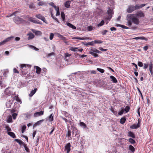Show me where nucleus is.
I'll use <instances>...</instances> for the list:
<instances>
[{
	"instance_id": "nucleus-1",
	"label": "nucleus",
	"mask_w": 153,
	"mask_h": 153,
	"mask_svg": "<svg viewBox=\"0 0 153 153\" xmlns=\"http://www.w3.org/2000/svg\"><path fill=\"white\" fill-rule=\"evenodd\" d=\"M126 19L128 25L129 26H130L132 25V22L137 25H139L140 23L139 19L134 16V14L128 15Z\"/></svg>"
},
{
	"instance_id": "nucleus-2",
	"label": "nucleus",
	"mask_w": 153,
	"mask_h": 153,
	"mask_svg": "<svg viewBox=\"0 0 153 153\" xmlns=\"http://www.w3.org/2000/svg\"><path fill=\"white\" fill-rule=\"evenodd\" d=\"M21 73L22 76L26 75L27 73V67H29L28 65L21 64L20 65Z\"/></svg>"
},
{
	"instance_id": "nucleus-3",
	"label": "nucleus",
	"mask_w": 153,
	"mask_h": 153,
	"mask_svg": "<svg viewBox=\"0 0 153 153\" xmlns=\"http://www.w3.org/2000/svg\"><path fill=\"white\" fill-rule=\"evenodd\" d=\"M101 52L95 48H91L90 50L89 53L90 54L95 57H97L98 55L96 53H100Z\"/></svg>"
},
{
	"instance_id": "nucleus-4",
	"label": "nucleus",
	"mask_w": 153,
	"mask_h": 153,
	"mask_svg": "<svg viewBox=\"0 0 153 153\" xmlns=\"http://www.w3.org/2000/svg\"><path fill=\"white\" fill-rule=\"evenodd\" d=\"M14 22L17 24H19L22 23L24 20L19 16H16L13 19Z\"/></svg>"
},
{
	"instance_id": "nucleus-5",
	"label": "nucleus",
	"mask_w": 153,
	"mask_h": 153,
	"mask_svg": "<svg viewBox=\"0 0 153 153\" xmlns=\"http://www.w3.org/2000/svg\"><path fill=\"white\" fill-rule=\"evenodd\" d=\"M13 36H10L8 37L4 40L3 41L0 42V46L3 45L5 44L6 42L12 39H13Z\"/></svg>"
},
{
	"instance_id": "nucleus-6",
	"label": "nucleus",
	"mask_w": 153,
	"mask_h": 153,
	"mask_svg": "<svg viewBox=\"0 0 153 153\" xmlns=\"http://www.w3.org/2000/svg\"><path fill=\"white\" fill-rule=\"evenodd\" d=\"M28 20L30 22H33V23L37 24H42V23L41 22H39L38 20H36L34 18H33L32 17H29L28 18Z\"/></svg>"
},
{
	"instance_id": "nucleus-7",
	"label": "nucleus",
	"mask_w": 153,
	"mask_h": 153,
	"mask_svg": "<svg viewBox=\"0 0 153 153\" xmlns=\"http://www.w3.org/2000/svg\"><path fill=\"white\" fill-rule=\"evenodd\" d=\"M135 10L134 6L133 5H130L128 6L127 9V11L128 13H131Z\"/></svg>"
},
{
	"instance_id": "nucleus-8",
	"label": "nucleus",
	"mask_w": 153,
	"mask_h": 153,
	"mask_svg": "<svg viewBox=\"0 0 153 153\" xmlns=\"http://www.w3.org/2000/svg\"><path fill=\"white\" fill-rule=\"evenodd\" d=\"M36 17L38 19H39L45 23L46 22V19L44 17L42 16L40 14H36Z\"/></svg>"
},
{
	"instance_id": "nucleus-9",
	"label": "nucleus",
	"mask_w": 153,
	"mask_h": 153,
	"mask_svg": "<svg viewBox=\"0 0 153 153\" xmlns=\"http://www.w3.org/2000/svg\"><path fill=\"white\" fill-rule=\"evenodd\" d=\"M71 144L70 143H68L65 146V149L67 150V153H69L71 150Z\"/></svg>"
},
{
	"instance_id": "nucleus-10",
	"label": "nucleus",
	"mask_w": 153,
	"mask_h": 153,
	"mask_svg": "<svg viewBox=\"0 0 153 153\" xmlns=\"http://www.w3.org/2000/svg\"><path fill=\"white\" fill-rule=\"evenodd\" d=\"M44 111H41L40 112H35L34 114V117H37L39 116L43 115L44 114Z\"/></svg>"
},
{
	"instance_id": "nucleus-11",
	"label": "nucleus",
	"mask_w": 153,
	"mask_h": 153,
	"mask_svg": "<svg viewBox=\"0 0 153 153\" xmlns=\"http://www.w3.org/2000/svg\"><path fill=\"white\" fill-rule=\"evenodd\" d=\"M34 68L36 69V73L37 74H39L41 73V69L38 66H35Z\"/></svg>"
},
{
	"instance_id": "nucleus-12",
	"label": "nucleus",
	"mask_w": 153,
	"mask_h": 153,
	"mask_svg": "<svg viewBox=\"0 0 153 153\" xmlns=\"http://www.w3.org/2000/svg\"><path fill=\"white\" fill-rule=\"evenodd\" d=\"M71 3V1H66L64 3L65 6L68 8H69L70 7V4Z\"/></svg>"
},
{
	"instance_id": "nucleus-13",
	"label": "nucleus",
	"mask_w": 153,
	"mask_h": 153,
	"mask_svg": "<svg viewBox=\"0 0 153 153\" xmlns=\"http://www.w3.org/2000/svg\"><path fill=\"white\" fill-rule=\"evenodd\" d=\"M136 15L137 16H139L140 17H144L145 16L144 13L141 11L138 12Z\"/></svg>"
},
{
	"instance_id": "nucleus-14",
	"label": "nucleus",
	"mask_w": 153,
	"mask_h": 153,
	"mask_svg": "<svg viewBox=\"0 0 153 153\" xmlns=\"http://www.w3.org/2000/svg\"><path fill=\"white\" fill-rule=\"evenodd\" d=\"M27 35L28 36L27 39L28 40L32 39L34 37V35L31 33H29L27 34Z\"/></svg>"
},
{
	"instance_id": "nucleus-15",
	"label": "nucleus",
	"mask_w": 153,
	"mask_h": 153,
	"mask_svg": "<svg viewBox=\"0 0 153 153\" xmlns=\"http://www.w3.org/2000/svg\"><path fill=\"white\" fill-rule=\"evenodd\" d=\"M107 12L108 16H112L114 13L113 10L109 7H108V10H107Z\"/></svg>"
},
{
	"instance_id": "nucleus-16",
	"label": "nucleus",
	"mask_w": 153,
	"mask_h": 153,
	"mask_svg": "<svg viewBox=\"0 0 153 153\" xmlns=\"http://www.w3.org/2000/svg\"><path fill=\"white\" fill-rule=\"evenodd\" d=\"M8 72L4 71V70H1L0 71V73L1 74V75H0V76H3L2 75H3V76L4 77L6 76V75L7 74Z\"/></svg>"
},
{
	"instance_id": "nucleus-17",
	"label": "nucleus",
	"mask_w": 153,
	"mask_h": 153,
	"mask_svg": "<svg viewBox=\"0 0 153 153\" xmlns=\"http://www.w3.org/2000/svg\"><path fill=\"white\" fill-rule=\"evenodd\" d=\"M37 90V89L36 88H35L34 90H32L30 92V93L29 94V96L30 97H32L33 96L35 93L36 92V91Z\"/></svg>"
},
{
	"instance_id": "nucleus-18",
	"label": "nucleus",
	"mask_w": 153,
	"mask_h": 153,
	"mask_svg": "<svg viewBox=\"0 0 153 153\" xmlns=\"http://www.w3.org/2000/svg\"><path fill=\"white\" fill-rule=\"evenodd\" d=\"M110 78L111 79V81L114 83H116L117 82V79L113 76H111Z\"/></svg>"
},
{
	"instance_id": "nucleus-19",
	"label": "nucleus",
	"mask_w": 153,
	"mask_h": 153,
	"mask_svg": "<svg viewBox=\"0 0 153 153\" xmlns=\"http://www.w3.org/2000/svg\"><path fill=\"white\" fill-rule=\"evenodd\" d=\"M66 25L69 26V27L72 28L73 29H76V27L74 26L72 24H71L70 23L68 22L66 23Z\"/></svg>"
},
{
	"instance_id": "nucleus-20",
	"label": "nucleus",
	"mask_w": 153,
	"mask_h": 153,
	"mask_svg": "<svg viewBox=\"0 0 153 153\" xmlns=\"http://www.w3.org/2000/svg\"><path fill=\"white\" fill-rule=\"evenodd\" d=\"M7 133L8 135L12 137L13 138H15L16 137L15 134L13 132L10 131L7 132Z\"/></svg>"
},
{
	"instance_id": "nucleus-21",
	"label": "nucleus",
	"mask_w": 153,
	"mask_h": 153,
	"mask_svg": "<svg viewBox=\"0 0 153 153\" xmlns=\"http://www.w3.org/2000/svg\"><path fill=\"white\" fill-rule=\"evenodd\" d=\"M74 39H79V40H85V39H88L87 37H74L72 38Z\"/></svg>"
},
{
	"instance_id": "nucleus-22",
	"label": "nucleus",
	"mask_w": 153,
	"mask_h": 153,
	"mask_svg": "<svg viewBox=\"0 0 153 153\" xmlns=\"http://www.w3.org/2000/svg\"><path fill=\"white\" fill-rule=\"evenodd\" d=\"M44 120H42L39 121H37L35 123L33 126V127L36 126L37 125H40L41 123L44 121Z\"/></svg>"
},
{
	"instance_id": "nucleus-23",
	"label": "nucleus",
	"mask_w": 153,
	"mask_h": 153,
	"mask_svg": "<svg viewBox=\"0 0 153 153\" xmlns=\"http://www.w3.org/2000/svg\"><path fill=\"white\" fill-rule=\"evenodd\" d=\"M126 120V119L125 117H123L121 118L120 121V123L121 124H123L125 122Z\"/></svg>"
},
{
	"instance_id": "nucleus-24",
	"label": "nucleus",
	"mask_w": 153,
	"mask_h": 153,
	"mask_svg": "<svg viewBox=\"0 0 153 153\" xmlns=\"http://www.w3.org/2000/svg\"><path fill=\"white\" fill-rule=\"evenodd\" d=\"M128 134L129 136L132 137L133 138H135V137L134 134L131 131H129Z\"/></svg>"
},
{
	"instance_id": "nucleus-25",
	"label": "nucleus",
	"mask_w": 153,
	"mask_h": 153,
	"mask_svg": "<svg viewBox=\"0 0 153 153\" xmlns=\"http://www.w3.org/2000/svg\"><path fill=\"white\" fill-rule=\"evenodd\" d=\"M129 149L132 153H134L135 151L134 148L132 145H129Z\"/></svg>"
},
{
	"instance_id": "nucleus-26",
	"label": "nucleus",
	"mask_w": 153,
	"mask_h": 153,
	"mask_svg": "<svg viewBox=\"0 0 153 153\" xmlns=\"http://www.w3.org/2000/svg\"><path fill=\"white\" fill-rule=\"evenodd\" d=\"M4 93L6 95L9 96L11 94V92L8 88H7L4 91Z\"/></svg>"
},
{
	"instance_id": "nucleus-27",
	"label": "nucleus",
	"mask_w": 153,
	"mask_h": 153,
	"mask_svg": "<svg viewBox=\"0 0 153 153\" xmlns=\"http://www.w3.org/2000/svg\"><path fill=\"white\" fill-rule=\"evenodd\" d=\"M32 31L36 35H40L42 34V32L40 31H35V30H32Z\"/></svg>"
},
{
	"instance_id": "nucleus-28",
	"label": "nucleus",
	"mask_w": 153,
	"mask_h": 153,
	"mask_svg": "<svg viewBox=\"0 0 153 153\" xmlns=\"http://www.w3.org/2000/svg\"><path fill=\"white\" fill-rule=\"evenodd\" d=\"M139 128V127L137 125L135 124H134L131 126L130 127V128L132 129H137Z\"/></svg>"
},
{
	"instance_id": "nucleus-29",
	"label": "nucleus",
	"mask_w": 153,
	"mask_h": 153,
	"mask_svg": "<svg viewBox=\"0 0 153 153\" xmlns=\"http://www.w3.org/2000/svg\"><path fill=\"white\" fill-rule=\"evenodd\" d=\"M128 141L132 144H134L136 143L135 140L131 138H129L128 139Z\"/></svg>"
},
{
	"instance_id": "nucleus-30",
	"label": "nucleus",
	"mask_w": 153,
	"mask_h": 153,
	"mask_svg": "<svg viewBox=\"0 0 153 153\" xmlns=\"http://www.w3.org/2000/svg\"><path fill=\"white\" fill-rule=\"evenodd\" d=\"M58 36L59 37H61L62 39L64 41H65L66 40V38L65 37L59 34H58Z\"/></svg>"
},
{
	"instance_id": "nucleus-31",
	"label": "nucleus",
	"mask_w": 153,
	"mask_h": 153,
	"mask_svg": "<svg viewBox=\"0 0 153 153\" xmlns=\"http://www.w3.org/2000/svg\"><path fill=\"white\" fill-rule=\"evenodd\" d=\"M78 49V48H77L73 47L70 48V50L73 51H77Z\"/></svg>"
},
{
	"instance_id": "nucleus-32",
	"label": "nucleus",
	"mask_w": 153,
	"mask_h": 153,
	"mask_svg": "<svg viewBox=\"0 0 153 153\" xmlns=\"http://www.w3.org/2000/svg\"><path fill=\"white\" fill-rule=\"evenodd\" d=\"M130 110V107L128 106H126L124 110L126 113H127Z\"/></svg>"
},
{
	"instance_id": "nucleus-33",
	"label": "nucleus",
	"mask_w": 153,
	"mask_h": 153,
	"mask_svg": "<svg viewBox=\"0 0 153 153\" xmlns=\"http://www.w3.org/2000/svg\"><path fill=\"white\" fill-rule=\"evenodd\" d=\"M49 120L50 121H52L53 120V114H51L48 117Z\"/></svg>"
},
{
	"instance_id": "nucleus-34",
	"label": "nucleus",
	"mask_w": 153,
	"mask_h": 153,
	"mask_svg": "<svg viewBox=\"0 0 153 153\" xmlns=\"http://www.w3.org/2000/svg\"><path fill=\"white\" fill-rule=\"evenodd\" d=\"M61 16L63 20L64 21L65 20V15L63 12H61Z\"/></svg>"
},
{
	"instance_id": "nucleus-35",
	"label": "nucleus",
	"mask_w": 153,
	"mask_h": 153,
	"mask_svg": "<svg viewBox=\"0 0 153 153\" xmlns=\"http://www.w3.org/2000/svg\"><path fill=\"white\" fill-rule=\"evenodd\" d=\"M5 128L7 130V132H9L11 130V128L9 127L8 125H5Z\"/></svg>"
},
{
	"instance_id": "nucleus-36",
	"label": "nucleus",
	"mask_w": 153,
	"mask_h": 153,
	"mask_svg": "<svg viewBox=\"0 0 153 153\" xmlns=\"http://www.w3.org/2000/svg\"><path fill=\"white\" fill-rule=\"evenodd\" d=\"M133 39H135L136 40H138V39H141V40H144L145 39V38L143 37H135L133 38Z\"/></svg>"
},
{
	"instance_id": "nucleus-37",
	"label": "nucleus",
	"mask_w": 153,
	"mask_h": 153,
	"mask_svg": "<svg viewBox=\"0 0 153 153\" xmlns=\"http://www.w3.org/2000/svg\"><path fill=\"white\" fill-rule=\"evenodd\" d=\"M15 140L20 145H24V143L22 141L18 139H15Z\"/></svg>"
},
{
	"instance_id": "nucleus-38",
	"label": "nucleus",
	"mask_w": 153,
	"mask_h": 153,
	"mask_svg": "<svg viewBox=\"0 0 153 153\" xmlns=\"http://www.w3.org/2000/svg\"><path fill=\"white\" fill-rule=\"evenodd\" d=\"M52 4L53 5V7L55 9L56 11L59 10V7H57L55 6L53 3H52Z\"/></svg>"
},
{
	"instance_id": "nucleus-39",
	"label": "nucleus",
	"mask_w": 153,
	"mask_h": 153,
	"mask_svg": "<svg viewBox=\"0 0 153 153\" xmlns=\"http://www.w3.org/2000/svg\"><path fill=\"white\" fill-rule=\"evenodd\" d=\"M12 116L11 115H10L8 116L7 120V121L8 123L11 122L12 121Z\"/></svg>"
},
{
	"instance_id": "nucleus-40",
	"label": "nucleus",
	"mask_w": 153,
	"mask_h": 153,
	"mask_svg": "<svg viewBox=\"0 0 153 153\" xmlns=\"http://www.w3.org/2000/svg\"><path fill=\"white\" fill-rule=\"evenodd\" d=\"M23 146L25 148V149L27 152H29V149L27 146L26 144H24Z\"/></svg>"
},
{
	"instance_id": "nucleus-41",
	"label": "nucleus",
	"mask_w": 153,
	"mask_h": 153,
	"mask_svg": "<svg viewBox=\"0 0 153 153\" xmlns=\"http://www.w3.org/2000/svg\"><path fill=\"white\" fill-rule=\"evenodd\" d=\"M104 24V20H102L101 22L97 25V26L98 27L101 26L103 25Z\"/></svg>"
},
{
	"instance_id": "nucleus-42",
	"label": "nucleus",
	"mask_w": 153,
	"mask_h": 153,
	"mask_svg": "<svg viewBox=\"0 0 153 153\" xmlns=\"http://www.w3.org/2000/svg\"><path fill=\"white\" fill-rule=\"evenodd\" d=\"M153 66L152 64H150L149 66V70L150 72L152 73V71Z\"/></svg>"
},
{
	"instance_id": "nucleus-43",
	"label": "nucleus",
	"mask_w": 153,
	"mask_h": 153,
	"mask_svg": "<svg viewBox=\"0 0 153 153\" xmlns=\"http://www.w3.org/2000/svg\"><path fill=\"white\" fill-rule=\"evenodd\" d=\"M97 70L102 73H104L105 71L104 69L99 68H97Z\"/></svg>"
},
{
	"instance_id": "nucleus-44",
	"label": "nucleus",
	"mask_w": 153,
	"mask_h": 153,
	"mask_svg": "<svg viewBox=\"0 0 153 153\" xmlns=\"http://www.w3.org/2000/svg\"><path fill=\"white\" fill-rule=\"evenodd\" d=\"M54 34L53 33H51L50 34V39L51 40H52L54 37Z\"/></svg>"
},
{
	"instance_id": "nucleus-45",
	"label": "nucleus",
	"mask_w": 153,
	"mask_h": 153,
	"mask_svg": "<svg viewBox=\"0 0 153 153\" xmlns=\"http://www.w3.org/2000/svg\"><path fill=\"white\" fill-rule=\"evenodd\" d=\"M124 111V110L123 109L121 110V111H119L118 113V114L119 115H121L123 114Z\"/></svg>"
},
{
	"instance_id": "nucleus-46",
	"label": "nucleus",
	"mask_w": 153,
	"mask_h": 153,
	"mask_svg": "<svg viewBox=\"0 0 153 153\" xmlns=\"http://www.w3.org/2000/svg\"><path fill=\"white\" fill-rule=\"evenodd\" d=\"M17 115V114L16 113H14L12 114V116L13 119L15 120L16 119V117Z\"/></svg>"
},
{
	"instance_id": "nucleus-47",
	"label": "nucleus",
	"mask_w": 153,
	"mask_h": 153,
	"mask_svg": "<svg viewBox=\"0 0 153 153\" xmlns=\"http://www.w3.org/2000/svg\"><path fill=\"white\" fill-rule=\"evenodd\" d=\"M26 126H23L22 128V132L23 133L25 131L26 128Z\"/></svg>"
},
{
	"instance_id": "nucleus-48",
	"label": "nucleus",
	"mask_w": 153,
	"mask_h": 153,
	"mask_svg": "<svg viewBox=\"0 0 153 153\" xmlns=\"http://www.w3.org/2000/svg\"><path fill=\"white\" fill-rule=\"evenodd\" d=\"M51 16L53 18V19H54L56 22H57L58 23L59 22V21L58 19L57 18H56V17H55L53 16V14H51Z\"/></svg>"
},
{
	"instance_id": "nucleus-49",
	"label": "nucleus",
	"mask_w": 153,
	"mask_h": 153,
	"mask_svg": "<svg viewBox=\"0 0 153 153\" xmlns=\"http://www.w3.org/2000/svg\"><path fill=\"white\" fill-rule=\"evenodd\" d=\"M111 16H107L105 18V20L109 21L112 18Z\"/></svg>"
},
{
	"instance_id": "nucleus-50",
	"label": "nucleus",
	"mask_w": 153,
	"mask_h": 153,
	"mask_svg": "<svg viewBox=\"0 0 153 153\" xmlns=\"http://www.w3.org/2000/svg\"><path fill=\"white\" fill-rule=\"evenodd\" d=\"M80 126H84L85 128L86 127V125L83 122H80Z\"/></svg>"
},
{
	"instance_id": "nucleus-51",
	"label": "nucleus",
	"mask_w": 153,
	"mask_h": 153,
	"mask_svg": "<svg viewBox=\"0 0 153 153\" xmlns=\"http://www.w3.org/2000/svg\"><path fill=\"white\" fill-rule=\"evenodd\" d=\"M29 7L30 9H33L35 8V6L33 3H31L29 5Z\"/></svg>"
},
{
	"instance_id": "nucleus-52",
	"label": "nucleus",
	"mask_w": 153,
	"mask_h": 153,
	"mask_svg": "<svg viewBox=\"0 0 153 153\" xmlns=\"http://www.w3.org/2000/svg\"><path fill=\"white\" fill-rule=\"evenodd\" d=\"M6 105L7 108L10 107L11 106V104L10 102V101L6 102Z\"/></svg>"
},
{
	"instance_id": "nucleus-53",
	"label": "nucleus",
	"mask_w": 153,
	"mask_h": 153,
	"mask_svg": "<svg viewBox=\"0 0 153 153\" xmlns=\"http://www.w3.org/2000/svg\"><path fill=\"white\" fill-rule=\"evenodd\" d=\"M102 41L100 40L94 41V42L95 43V44H100L102 43Z\"/></svg>"
},
{
	"instance_id": "nucleus-54",
	"label": "nucleus",
	"mask_w": 153,
	"mask_h": 153,
	"mask_svg": "<svg viewBox=\"0 0 153 153\" xmlns=\"http://www.w3.org/2000/svg\"><path fill=\"white\" fill-rule=\"evenodd\" d=\"M119 26L123 28L126 29L128 28V27L125 26L123 25H119Z\"/></svg>"
},
{
	"instance_id": "nucleus-55",
	"label": "nucleus",
	"mask_w": 153,
	"mask_h": 153,
	"mask_svg": "<svg viewBox=\"0 0 153 153\" xmlns=\"http://www.w3.org/2000/svg\"><path fill=\"white\" fill-rule=\"evenodd\" d=\"M45 4V3L42 1H39L38 3V5L39 6H42Z\"/></svg>"
},
{
	"instance_id": "nucleus-56",
	"label": "nucleus",
	"mask_w": 153,
	"mask_h": 153,
	"mask_svg": "<svg viewBox=\"0 0 153 153\" xmlns=\"http://www.w3.org/2000/svg\"><path fill=\"white\" fill-rule=\"evenodd\" d=\"M93 30V27L91 26H88V30L89 31H91Z\"/></svg>"
},
{
	"instance_id": "nucleus-57",
	"label": "nucleus",
	"mask_w": 153,
	"mask_h": 153,
	"mask_svg": "<svg viewBox=\"0 0 153 153\" xmlns=\"http://www.w3.org/2000/svg\"><path fill=\"white\" fill-rule=\"evenodd\" d=\"M138 65L140 67H141L143 66V63L142 62H139L138 63Z\"/></svg>"
},
{
	"instance_id": "nucleus-58",
	"label": "nucleus",
	"mask_w": 153,
	"mask_h": 153,
	"mask_svg": "<svg viewBox=\"0 0 153 153\" xmlns=\"http://www.w3.org/2000/svg\"><path fill=\"white\" fill-rule=\"evenodd\" d=\"M144 67H143V68L145 69H146L148 67V66H149V64H146V63H145V64H144Z\"/></svg>"
},
{
	"instance_id": "nucleus-59",
	"label": "nucleus",
	"mask_w": 153,
	"mask_h": 153,
	"mask_svg": "<svg viewBox=\"0 0 153 153\" xmlns=\"http://www.w3.org/2000/svg\"><path fill=\"white\" fill-rule=\"evenodd\" d=\"M108 31V30H105L103 31H102L101 33L103 35H105L106 34V33Z\"/></svg>"
},
{
	"instance_id": "nucleus-60",
	"label": "nucleus",
	"mask_w": 153,
	"mask_h": 153,
	"mask_svg": "<svg viewBox=\"0 0 153 153\" xmlns=\"http://www.w3.org/2000/svg\"><path fill=\"white\" fill-rule=\"evenodd\" d=\"M134 8L135 9V10L137 9H139L140 8V6L138 5L137 4H136L135 6H134Z\"/></svg>"
},
{
	"instance_id": "nucleus-61",
	"label": "nucleus",
	"mask_w": 153,
	"mask_h": 153,
	"mask_svg": "<svg viewBox=\"0 0 153 153\" xmlns=\"http://www.w3.org/2000/svg\"><path fill=\"white\" fill-rule=\"evenodd\" d=\"M67 136L68 137H70L71 136V131L70 130H68V133H67Z\"/></svg>"
},
{
	"instance_id": "nucleus-62",
	"label": "nucleus",
	"mask_w": 153,
	"mask_h": 153,
	"mask_svg": "<svg viewBox=\"0 0 153 153\" xmlns=\"http://www.w3.org/2000/svg\"><path fill=\"white\" fill-rule=\"evenodd\" d=\"M13 72L15 73H17L18 74L19 73V72L15 68H13Z\"/></svg>"
},
{
	"instance_id": "nucleus-63",
	"label": "nucleus",
	"mask_w": 153,
	"mask_h": 153,
	"mask_svg": "<svg viewBox=\"0 0 153 153\" xmlns=\"http://www.w3.org/2000/svg\"><path fill=\"white\" fill-rule=\"evenodd\" d=\"M99 49L102 51H106L107 50V49H103L102 47H99Z\"/></svg>"
},
{
	"instance_id": "nucleus-64",
	"label": "nucleus",
	"mask_w": 153,
	"mask_h": 153,
	"mask_svg": "<svg viewBox=\"0 0 153 153\" xmlns=\"http://www.w3.org/2000/svg\"><path fill=\"white\" fill-rule=\"evenodd\" d=\"M55 129V128L53 126L52 127V129L51 131V132L49 133L50 135H51L52 134V133H53V131H54Z\"/></svg>"
}]
</instances>
